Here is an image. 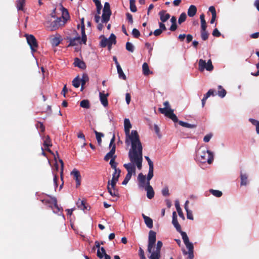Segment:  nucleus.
<instances>
[{"instance_id": "nucleus-1", "label": "nucleus", "mask_w": 259, "mask_h": 259, "mask_svg": "<svg viewBox=\"0 0 259 259\" xmlns=\"http://www.w3.org/2000/svg\"><path fill=\"white\" fill-rule=\"evenodd\" d=\"M132 125L128 118L124 120L125 144L130 147L128 157L130 162L124 164V167L127 171L125 179L130 181L132 175L136 174V166L141 170L143 162V146L140 136L136 130H132Z\"/></svg>"}, {"instance_id": "nucleus-2", "label": "nucleus", "mask_w": 259, "mask_h": 259, "mask_svg": "<svg viewBox=\"0 0 259 259\" xmlns=\"http://www.w3.org/2000/svg\"><path fill=\"white\" fill-rule=\"evenodd\" d=\"M58 9L61 11L62 16H57L56 13L57 9L56 8L45 23L46 27L51 31L56 30L64 26L70 18L68 11L62 6H60Z\"/></svg>"}, {"instance_id": "nucleus-3", "label": "nucleus", "mask_w": 259, "mask_h": 259, "mask_svg": "<svg viewBox=\"0 0 259 259\" xmlns=\"http://www.w3.org/2000/svg\"><path fill=\"white\" fill-rule=\"evenodd\" d=\"M156 241V233L150 230L149 233L148 251L150 253L149 259H160V250L162 246V242L158 241L156 245H155Z\"/></svg>"}, {"instance_id": "nucleus-4", "label": "nucleus", "mask_w": 259, "mask_h": 259, "mask_svg": "<svg viewBox=\"0 0 259 259\" xmlns=\"http://www.w3.org/2000/svg\"><path fill=\"white\" fill-rule=\"evenodd\" d=\"M195 159L199 163H207L210 164L213 161V153L209 151L206 146L202 145L196 149Z\"/></svg>"}, {"instance_id": "nucleus-5", "label": "nucleus", "mask_w": 259, "mask_h": 259, "mask_svg": "<svg viewBox=\"0 0 259 259\" xmlns=\"http://www.w3.org/2000/svg\"><path fill=\"white\" fill-rule=\"evenodd\" d=\"M111 15V11L110 10V4L108 2L104 4V8L103 10V14L102 15L101 23H98L97 28L99 30H101L104 27L103 23H107L110 18Z\"/></svg>"}, {"instance_id": "nucleus-6", "label": "nucleus", "mask_w": 259, "mask_h": 259, "mask_svg": "<svg viewBox=\"0 0 259 259\" xmlns=\"http://www.w3.org/2000/svg\"><path fill=\"white\" fill-rule=\"evenodd\" d=\"M81 36L77 34L76 36L73 38H69V46H77L82 44H85L87 42V36L85 33V30H83V28L81 31Z\"/></svg>"}, {"instance_id": "nucleus-7", "label": "nucleus", "mask_w": 259, "mask_h": 259, "mask_svg": "<svg viewBox=\"0 0 259 259\" xmlns=\"http://www.w3.org/2000/svg\"><path fill=\"white\" fill-rule=\"evenodd\" d=\"M163 105L164 106V108H159L160 113L164 114L165 116L171 119L174 122H178V118L174 113V111L170 108L168 102H164Z\"/></svg>"}, {"instance_id": "nucleus-8", "label": "nucleus", "mask_w": 259, "mask_h": 259, "mask_svg": "<svg viewBox=\"0 0 259 259\" xmlns=\"http://www.w3.org/2000/svg\"><path fill=\"white\" fill-rule=\"evenodd\" d=\"M42 202L48 205L52 209L54 213H59L62 212V208L57 205V200L54 197H49L42 200Z\"/></svg>"}, {"instance_id": "nucleus-9", "label": "nucleus", "mask_w": 259, "mask_h": 259, "mask_svg": "<svg viewBox=\"0 0 259 259\" xmlns=\"http://www.w3.org/2000/svg\"><path fill=\"white\" fill-rule=\"evenodd\" d=\"M199 70L202 72L206 69L207 71H211L213 70V67L211 61L209 60L206 63L205 60L200 59L199 60Z\"/></svg>"}, {"instance_id": "nucleus-10", "label": "nucleus", "mask_w": 259, "mask_h": 259, "mask_svg": "<svg viewBox=\"0 0 259 259\" xmlns=\"http://www.w3.org/2000/svg\"><path fill=\"white\" fill-rule=\"evenodd\" d=\"M27 43L29 45L32 53L36 51L38 48L37 40L35 37L31 34H26Z\"/></svg>"}, {"instance_id": "nucleus-11", "label": "nucleus", "mask_w": 259, "mask_h": 259, "mask_svg": "<svg viewBox=\"0 0 259 259\" xmlns=\"http://www.w3.org/2000/svg\"><path fill=\"white\" fill-rule=\"evenodd\" d=\"M152 178H151L149 180L148 179V174L146 178L145 176L142 174L140 173L138 176V186L140 188H145L147 187L148 181L150 182V181Z\"/></svg>"}, {"instance_id": "nucleus-12", "label": "nucleus", "mask_w": 259, "mask_h": 259, "mask_svg": "<svg viewBox=\"0 0 259 259\" xmlns=\"http://www.w3.org/2000/svg\"><path fill=\"white\" fill-rule=\"evenodd\" d=\"M115 141V136L113 135L112 138L111 139L109 146L112 148L109 152H108L104 157V159L106 161H108L110 158H115V156L114 155V153L115 152V145L114 144Z\"/></svg>"}, {"instance_id": "nucleus-13", "label": "nucleus", "mask_w": 259, "mask_h": 259, "mask_svg": "<svg viewBox=\"0 0 259 259\" xmlns=\"http://www.w3.org/2000/svg\"><path fill=\"white\" fill-rule=\"evenodd\" d=\"M50 42L53 47L58 46L62 40L61 36L59 34L51 35L49 37Z\"/></svg>"}, {"instance_id": "nucleus-14", "label": "nucleus", "mask_w": 259, "mask_h": 259, "mask_svg": "<svg viewBox=\"0 0 259 259\" xmlns=\"http://www.w3.org/2000/svg\"><path fill=\"white\" fill-rule=\"evenodd\" d=\"M71 176H72L73 179L75 180L76 187H78L80 185L81 179L79 171L76 169H73L71 172Z\"/></svg>"}, {"instance_id": "nucleus-15", "label": "nucleus", "mask_w": 259, "mask_h": 259, "mask_svg": "<svg viewBox=\"0 0 259 259\" xmlns=\"http://www.w3.org/2000/svg\"><path fill=\"white\" fill-rule=\"evenodd\" d=\"M115 185H113V184L110 183V181H108L107 189L108 192L112 196L114 197H118V192L117 190H116L115 188Z\"/></svg>"}, {"instance_id": "nucleus-16", "label": "nucleus", "mask_w": 259, "mask_h": 259, "mask_svg": "<svg viewBox=\"0 0 259 259\" xmlns=\"http://www.w3.org/2000/svg\"><path fill=\"white\" fill-rule=\"evenodd\" d=\"M183 240L184 243L187 248H191L193 246V244L189 241V238L186 232L181 231L180 232Z\"/></svg>"}, {"instance_id": "nucleus-17", "label": "nucleus", "mask_w": 259, "mask_h": 259, "mask_svg": "<svg viewBox=\"0 0 259 259\" xmlns=\"http://www.w3.org/2000/svg\"><path fill=\"white\" fill-rule=\"evenodd\" d=\"M144 189L146 191L148 198L151 199L154 197L155 193L152 187L150 185V182H148L147 187Z\"/></svg>"}, {"instance_id": "nucleus-18", "label": "nucleus", "mask_w": 259, "mask_h": 259, "mask_svg": "<svg viewBox=\"0 0 259 259\" xmlns=\"http://www.w3.org/2000/svg\"><path fill=\"white\" fill-rule=\"evenodd\" d=\"M108 94H105L103 92L99 93L100 101L104 107H107L108 105L107 97Z\"/></svg>"}, {"instance_id": "nucleus-19", "label": "nucleus", "mask_w": 259, "mask_h": 259, "mask_svg": "<svg viewBox=\"0 0 259 259\" xmlns=\"http://www.w3.org/2000/svg\"><path fill=\"white\" fill-rule=\"evenodd\" d=\"M145 158L147 160L149 165L148 179L149 180L151 178H153V164L149 157L145 156Z\"/></svg>"}, {"instance_id": "nucleus-20", "label": "nucleus", "mask_w": 259, "mask_h": 259, "mask_svg": "<svg viewBox=\"0 0 259 259\" xmlns=\"http://www.w3.org/2000/svg\"><path fill=\"white\" fill-rule=\"evenodd\" d=\"M120 172L121 171L119 169H115V170H114V172L112 175V180L111 181H109L110 183L113 184V185H116V183L118 180Z\"/></svg>"}, {"instance_id": "nucleus-21", "label": "nucleus", "mask_w": 259, "mask_h": 259, "mask_svg": "<svg viewBox=\"0 0 259 259\" xmlns=\"http://www.w3.org/2000/svg\"><path fill=\"white\" fill-rule=\"evenodd\" d=\"M159 15L162 22H166L170 18V15L167 13L165 11L163 10L159 12Z\"/></svg>"}, {"instance_id": "nucleus-22", "label": "nucleus", "mask_w": 259, "mask_h": 259, "mask_svg": "<svg viewBox=\"0 0 259 259\" xmlns=\"http://www.w3.org/2000/svg\"><path fill=\"white\" fill-rule=\"evenodd\" d=\"M44 146H45L46 150L52 153L51 150L49 148V147L52 146L51 141L49 136H47L45 138L44 140Z\"/></svg>"}, {"instance_id": "nucleus-23", "label": "nucleus", "mask_w": 259, "mask_h": 259, "mask_svg": "<svg viewBox=\"0 0 259 259\" xmlns=\"http://www.w3.org/2000/svg\"><path fill=\"white\" fill-rule=\"evenodd\" d=\"M74 64L75 66H77L82 69H85L86 67L85 63L77 58L75 59Z\"/></svg>"}, {"instance_id": "nucleus-24", "label": "nucleus", "mask_w": 259, "mask_h": 259, "mask_svg": "<svg viewBox=\"0 0 259 259\" xmlns=\"http://www.w3.org/2000/svg\"><path fill=\"white\" fill-rule=\"evenodd\" d=\"M142 217L144 220L145 223L146 224L147 227L150 229H151L153 227V221L152 220L145 215L144 214H142Z\"/></svg>"}, {"instance_id": "nucleus-25", "label": "nucleus", "mask_w": 259, "mask_h": 259, "mask_svg": "<svg viewBox=\"0 0 259 259\" xmlns=\"http://www.w3.org/2000/svg\"><path fill=\"white\" fill-rule=\"evenodd\" d=\"M197 12V8L194 5H191L188 10V15L190 17L194 16Z\"/></svg>"}, {"instance_id": "nucleus-26", "label": "nucleus", "mask_w": 259, "mask_h": 259, "mask_svg": "<svg viewBox=\"0 0 259 259\" xmlns=\"http://www.w3.org/2000/svg\"><path fill=\"white\" fill-rule=\"evenodd\" d=\"M97 255L99 258L102 259L104 256L106 258V256L108 255L106 253V251L104 247H102L97 250Z\"/></svg>"}, {"instance_id": "nucleus-27", "label": "nucleus", "mask_w": 259, "mask_h": 259, "mask_svg": "<svg viewBox=\"0 0 259 259\" xmlns=\"http://www.w3.org/2000/svg\"><path fill=\"white\" fill-rule=\"evenodd\" d=\"M240 178H241V186H246L247 184V178L248 176L246 174H243L241 172L240 174Z\"/></svg>"}, {"instance_id": "nucleus-28", "label": "nucleus", "mask_w": 259, "mask_h": 259, "mask_svg": "<svg viewBox=\"0 0 259 259\" xmlns=\"http://www.w3.org/2000/svg\"><path fill=\"white\" fill-rule=\"evenodd\" d=\"M143 73L145 75H148L152 72L150 71L148 65L147 63H144L142 65Z\"/></svg>"}, {"instance_id": "nucleus-29", "label": "nucleus", "mask_w": 259, "mask_h": 259, "mask_svg": "<svg viewBox=\"0 0 259 259\" xmlns=\"http://www.w3.org/2000/svg\"><path fill=\"white\" fill-rule=\"evenodd\" d=\"M200 19L201 21V30H203L206 29V23L204 19V15L201 14L200 16Z\"/></svg>"}, {"instance_id": "nucleus-30", "label": "nucleus", "mask_w": 259, "mask_h": 259, "mask_svg": "<svg viewBox=\"0 0 259 259\" xmlns=\"http://www.w3.org/2000/svg\"><path fill=\"white\" fill-rule=\"evenodd\" d=\"M117 68V72L118 74L119 77L120 78H121L123 80H125L126 77L125 75L124 74V72L122 71V69L120 66H118Z\"/></svg>"}, {"instance_id": "nucleus-31", "label": "nucleus", "mask_w": 259, "mask_h": 259, "mask_svg": "<svg viewBox=\"0 0 259 259\" xmlns=\"http://www.w3.org/2000/svg\"><path fill=\"white\" fill-rule=\"evenodd\" d=\"M179 123L180 125H181L182 126L190 128H193L196 127V125L195 124H191L190 123H188L187 122H185L182 121H179Z\"/></svg>"}, {"instance_id": "nucleus-32", "label": "nucleus", "mask_w": 259, "mask_h": 259, "mask_svg": "<svg viewBox=\"0 0 259 259\" xmlns=\"http://www.w3.org/2000/svg\"><path fill=\"white\" fill-rule=\"evenodd\" d=\"M249 120L252 124L255 126L256 132L257 134H259V121L252 118H250Z\"/></svg>"}, {"instance_id": "nucleus-33", "label": "nucleus", "mask_w": 259, "mask_h": 259, "mask_svg": "<svg viewBox=\"0 0 259 259\" xmlns=\"http://www.w3.org/2000/svg\"><path fill=\"white\" fill-rule=\"evenodd\" d=\"M76 205L78 208L81 210H84L87 208L84 202L82 200H80V199H78V200L77 201Z\"/></svg>"}, {"instance_id": "nucleus-34", "label": "nucleus", "mask_w": 259, "mask_h": 259, "mask_svg": "<svg viewBox=\"0 0 259 259\" xmlns=\"http://www.w3.org/2000/svg\"><path fill=\"white\" fill-rule=\"evenodd\" d=\"M218 89V95L221 98H224L226 94V91L222 88L221 85H219Z\"/></svg>"}, {"instance_id": "nucleus-35", "label": "nucleus", "mask_w": 259, "mask_h": 259, "mask_svg": "<svg viewBox=\"0 0 259 259\" xmlns=\"http://www.w3.org/2000/svg\"><path fill=\"white\" fill-rule=\"evenodd\" d=\"M135 3H136L135 0H130V8L131 11L132 12H136L137 10Z\"/></svg>"}, {"instance_id": "nucleus-36", "label": "nucleus", "mask_w": 259, "mask_h": 259, "mask_svg": "<svg viewBox=\"0 0 259 259\" xmlns=\"http://www.w3.org/2000/svg\"><path fill=\"white\" fill-rule=\"evenodd\" d=\"M100 45L102 47H105L107 46H108L109 48H110L111 47L110 40H108L107 38L102 39L100 42Z\"/></svg>"}, {"instance_id": "nucleus-37", "label": "nucleus", "mask_w": 259, "mask_h": 259, "mask_svg": "<svg viewBox=\"0 0 259 259\" xmlns=\"http://www.w3.org/2000/svg\"><path fill=\"white\" fill-rule=\"evenodd\" d=\"M80 106L82 108L88 109L90 107L89 101L88 100H83L80 102Z\"/></svg>"}, {"instance_id": "nucleus-38", "label": "nucleus", "mask_w": 259, "mask_h": 259, "mask_svg": "<svg viewBox=\"0 0 259 259\" xmlns=\"http://www.w3.org/2000/svg\"><path fill=\"white\" fill-rule=\"evenodd\" d=\"M172 223L173 225L176 228V230L179 232H181V227L180 225L179 224L177 219H172Z\"/></svg>"}, {"instance_id": "nucleus-39", "label": "nucleus", "mask_w": 259, "mask_h": 259, "mask_svg": "<svg viewBox=\"0 0 259 259\" xmlns=\"http://www.w3.org/2000/svg\"><path fill=\"white\" fill-rule=\"evenodd\" d=\"M25 4V0H18L17 1V8L18 10H22Z\"/></svg>"}, {"instance_id": "nucleus-40", "label": "nucleus", "mask_w": 259, "mask_h": 259, "mask_svg": "<svg viewBox=\"0 0 259 259\" xmlns=\"http://www.w3.org/2000/svg\"><path fill=\"white\" fill-rule=\"evenodd\" d=\"M95 133L96 134V139L98 141V143L99 145H100L101 143V141H102L101 139L102 137H103L104 134L103 133L98 132L96 131H95Z\"/></svg>"}, {"instance_id": "nucleus-41", "label": "nucleus", "mask_w": 259, "mask_h": 259, "mask_svg": "<svg viewBox=\"0 0 259 259\" xmlns=\"http://www.w3.org/2000/svg\"><path fill=\"white\" fill-rule=\"evenodd\" d=\"M80 84V80L78 76L76 77L72 81V85L76 88L79 87Z\"/></svg>"}, {"instance_id": "nucleus-42", "label": "nucleus", "mask_w": 259, "mask_h": 259, "mask_svg": "<svg viewBox=\"0 0 259 259\" xmlns=\"http://www.w3.org/2000/svg\"><path fill=\"white\" fill-rule=\"evenodd\" d=\"M210 192L214 196L217 197H220L222 195V193L221 191L217 190H210Z\"/></svg>"}, {"instance_id": "nucleus-43", "label": "nucleus", "mask_w": 259, "mask_h": 259, "mask_svg": "<svg viewBox=\"0 0 259 259\" xmlns=\"http://www.w3.org/2000/svg\"><path fill=\"white\" fill-rule=\"evenodd\" d=\"M126 49L130 52H133L134 51V46L131 42H127Z\"/></svg>"}, {"instance_id": "nucleus-44", "label": "nucleus", "mask_w": 259, "mask_h": 259, "mask_svg": "<svg viewBox=\"0 0 259 259\" xmlns=\"http://www.w3.org/2000/svg\"><path fill=\"white\" fill-rule=\"evenodd\" d=\"M201 36L203 40H205L208 38V34L206 29L201 30Z\"/></svg>"}, {"instance_id": "nucleus-45", "label": "nucleus", "mask_w": 259, "mask_h": 259, "mask_svg": "<svg viewBox=\"0 0 259 259\" xmlns=\"http://www.w3.org/2000/svg\"><path fill=\"white\" fill-rule=\"evenodd\" d=\"M187 18V16L186 13H183L180 15V16L178 20V22L179 24H181L182 23L184 22Z\"/></svg>"}, {"instance_id": "nucleus-46", "label": "nucleus", "mask_w": 259, "mask_h": 259, "mask_svg": "<svg viewBox=\"0 0 259 259\" xmlns=\"http://www.w3.org/2000/svg\"><path fill=\"white\" fill-rule=\"evenodd\" d=\"M88 79V76L86 75L83 74L81 79L80 80V83L81 84V90H83V86L85 84L86 81Z\"/></svg>"}, {"instance_id": "nucleus-47", "label": "nucleus", "mask_w": 259, "mask_h": 259, "mask_svg": "<svg viewBox=\"0 0 259 259\" xmlns=\"http://www.w3.org/2000/svg\"><path fill=\"white\" fill-rule=\"evenodd\" d=\"M188 259H193L194 258V254H193V249L194 246L192 247L191 248H188Z\"/></svg>"}, {"instance_id": "nucleus-48", "label": "nucleus", "mask_w": 259, "mask_h": 259, "mask_svg": "<svg viewBox=\"0 0 259 259\" xmlns=\"http://www.w3.org/2000/svg\"><path fill=\"white\" fill-rule=\"evenodd\" d=\"M110 165H111V167H112V168H113V169H114V170H115V169H118L116 168V166H117V163L115 162L114 158H112V159L110 160Z\"/></svg>"}, {"instance_id": "nucleus-49", "label": "nucleus", "mask_w": 259, "mask_h": 259, "mask_svg": "<svg viewBox=\"0 0 259 259\" xmlns=\"http://www.w3.org/2000/svg\"><path fill=\"white\" fill-rule=\"evenodd\" d=\"M132 34L135 38H138L140 35V33L137 29L134 28L132 30Z\"/></svg>"}, {"instance_id": "nucleus-50", "label": "nucleus", "mask_w": 259, "mask_h": 259, "mask_svg": "<svg viewBox=\"0 0 259 259\" xmlns=\"http://www.w3.org/2000/svg\"><path fill=\"white\" fill-rule=\"evenodd\" d=\"M108 40H110V44L111 46L113 44H115L116 42V36L114 34H111L110 35V37Z\"/></svg>"}, {"instance_id": "nucleus-51", "label": "nucleus", "mask_w": 259, "mask_h": 259, "mask_svg": "<svg viewBox=\"0 0 259 259\" xmlns=\"http://www.w3.org/2000/svg\"><path fill=\"white\" fill-rule=\"evenodd\" d=\"M212 134L211 133H209L206 135V136H204L203 138V141L206 143L208 142L212 138Z\"/></svg>"}, {"instance_id": "nucleus-52", "label": "nucleus", "mask_w": 259, "mask_h": 259, "mask_svg": "<svg viewBox=\"0 0 259 259\" xmlns=\"http://www.w3.org/2000/svg\"><path fill=\"white\" fill-rule=\"evenodd\" d=\"M186 211L187 212V219L191 220H193L194 218H193V215L192 211H191L190 210H186Z\"/></svg>"}, {"instance_id": "nucleus-53", "label": "nucleus", "mask_w": 259, "mask_h": 259, "mask_svg": "<svg viewBox=\"0 0 259 259\" xmlns=\"http://www.w3.org/2000/svg\"><path fill=\"white\" fill-rule=\"evenodd\" d=\"M162 194L163 196H168L169 195V190L168 188L165 187L162 190Z\"/></svg>"}, {"instance_id": "nucleus-54", "label": "nucleus", "mask_w": 259, "mask_h": 259, "mask_svg": "<svg viewBox=\"0 0 259 259\" xmlns=\"http://www.w3.org/2000/svg\"><path fill=\"white\" fill-rule=\"evenodd\" d=\"M214 91L212 90H209L208 92L204 95L205 99H207L211 95H213Z\"/></svg>"}, {"instance_id": "nucleus-55", "label": "nucleus", "mask_w": 259, "mask_h": 259, "mask_svg": "<svg viewBox=\"0 0 259 259\" xmlns=\"http://www.w3.org/2000/svg\"><path fill=\"white\" fill-rule=\"evenodd\" d=\"M126 19L128 20V21L132 24L133 23V16L130 13H127L126 14Z\"/></svg>"}, {"instance_id": "nucleus-56", "label": "nucleus", "mask_w": 259, "mask_h": 259, "mask_svg": "<svg viewBox=\"0 0 259 259\" xmlns=\"http://www.w3.org/2000/svg\"><path fill=\"white\" fill-rule=\"evenodd\" d=\"M36 127L39 129L40 128V131L41 132H44L45 131V126H44V125L42 124V123L41 122H38L37 124H36Z\"/></svg>"}, {"instance_id": "nucleus-57", "label": "nucleus", "mask_w": 259, "mask_h": 259, "mask_svg": "<svg viewBox=\"0 0 259 259\" xmlns=\"http://www.w3.org/2000/svg\"><path fill=\"white\" fill-rule=\"evenodd\" d=\"M212 35L214 36L219 37L221 35V33L219 32L218 29L215 28L213 30L212 32Z\"/></svg>"}, {"instance_id": "nucleus-58", "label": "nucleus", "mask_w": 259, "mask_h": 259, "mask_svg": "<svg viewBox=\"0 0 259 259\" xmlns=\"http://www.w3.org/2000/svg\"><path fill=\"white\" fill-rule=\"evenodd\" d=\"M209 11L211 13L212 15H217L215 8L213 6H210L209 8Z\"/></svg>"}, {"instance_id": "nucleus-59", "label": "nucleus", "mask_w": 259, "mask_h": 259, "mask_svg": "<svg viewBox=\"0 0 259 259\" xmlns=\"http://www.w3.org/2000/svg\"><path fill=\"white\" fill-rule=\"evenodd\" d=\"M125 100L127 104L128 105L131 102V95L129 93H126Z\"/></svg>"}, {"instance_id": "nucleus-60", "label": "nucleus", "mask_w": 259, "mask_h": 259, "mask_svg": "<svg viewBox=\"0 0 259 259\" xmlns=\"http://www.w3.org/2000/svg\"><path fill=\"white\" fill-rule=\"evenodd\" d=\"M57 179L58 178H57V176L56 174H54V178H53V182H54V184L55 188H56L58 187Z\"/></svg>"}, {"instance_id": "nucleus-61", "label": "nucleus", "mask_w": 259, "mask_h": 259, "mask_svg": "<svg viewBox=\"0 0 259 259\" xmlns=\"http://www.w3.org/2000/svg\"><path fill=\"white\" fill-rule=\"evenodd\" d=\"M161 29H157L153 32V34L155 36H158L162 33Z\"/></svg>"}, {"instance_id": "nucleus-62", "label": "nucleus", "mask_w": 259, "mask_h": 259, "mask_svg": "<svg viewBox=\"0 0 259 259\" xmlns=\"http://www.w3.org/2000/svg\"><path fill=\"white\" fill-rule=\"evenodd\" d=\"M250 37L251 38H257L259 37V32L251 34Z\"/></svg>"}, {"instance_id": "nucleus-63", "label": "nucleus", "mask_w": 259, "mask_h": 259, "mask_svg": "<svg viewBox=\"0 0 259 259\" xmlns=\"http://www.w3.org/2000/svg\"><path fill=\"white\" fill-rule=\"evenodd\" d=\"M164 22H160L159 23V29H161V30H162V31L163 30H166V27L165 26V25L163 24Z\"/></svg>"}, {"instance_id": "nucleus-64", "label": "nucleus", "mask_w": 259, "mask_h": 259, "mask_svg": "<svg viewBox=\"0 0 259 259\" xmlns=\"http://www.w3.org/2000/svg\"><path fill=\"white\" fill-rule=\"evenodd\" d=\"M254 6L259 12V0H255L254 1Z\"/></svg>"}]
</instances>
